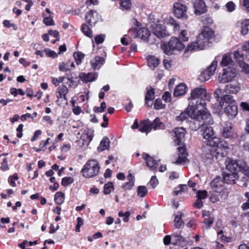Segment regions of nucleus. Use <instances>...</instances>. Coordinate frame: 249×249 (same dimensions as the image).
<instances>
[{
	"label": "nucleus",
	"mask_w": 249,
	"mask_h": 249,
	"mask_svg": "<svg viewBox=\"0 0 249 249\" xmlns=\"http://www.w3.org/2000/svg\"><path fill=\"white\" fill-rule=\"evenodd\" d=\"M68 63H65L64 62H62L59 65V70L62 71H67L70 70L69 68Z\"/></svg>",
	"instance_id": "bf43d9fd"
},
{
	"label": "nucleus",
	"mask_w": 249,
	"mask_h": 249,
	"mask_svg": "<svg viewBox=\"0 0 249 249\" xmlns=\"http://www.w3.org/2000/svg\"><path fill=\"white\" fill-rule=\"evenodd\" d=\"M210 99V95L207 93L204 87L201 86L193 89L188 98V116L196 120L210 119L211 114L205 108V106L207 102L209 101Z\"/></svg>",
	"instance_id": "f257e3e1"
},
{
	"label": "nucleus",
	"mask_w": 249,
	"mask_h": 249,
	"mask_svg": "<svg viewBox=\"0 0 249 249\" xmlns=\"http://www.w3.org/2000/svg\"><path fill=\"white\" fill-rule=\"evenodd\" d=\"M236 73V70L233 68L228 67L224 69L223 73L218 77L219 81L222 83L228 82L235 77Z\"/></svg>",
	"instance_id": "1a4fd4ad"
},
{
	"label": "nucleus",
	"mask_w": 249,
	"mask_h": 249,
	"mask_svg": "<svg viewBox=\"0 0 249 249\" xmlns=\"http://www.w3.org/2000/svg\"><path fill=\"white\" fill-rule=\"evenodd\" d=\"M152 128L154 130L164 129L165 125L164 124L161 122L160 119L158 117L156 118L153 123H152Z\"/></svg>",
	"instance_id": "f704fd0d"
},
{
	"label": "nucleus",
	"mask_w": 249,
	"mask_h": 249,
	"mask_svg": "<svg viewBox=\"0 0 249 249\" xmlns=\"http://www.w3.org/2000/svg\"><path fill=\"white\" fill-rule=\"evenodd\" d=\"M65 78L64 76L59 77L58 78H53L52 79V83L55 86H57L59 85V84L60 83H62L63 82V81L64 80Z\"/></svg>",
	"instance_id": "69168bd1"
},
{
	"label": "nucleus",
	"mask_w": 249,
	"mask_h": 249,
	"mask_svg": "<svg viewBox=\"0 0 249 249\" xmlns=\"http://www.w3.org/2000/svg\"><path fill=\"white\" fill-rule=\"evenodd\" d=\"M44 52L46 55L49 57L55 58L58 56V54L55 52L52 51L49 49L47 48L44 49Z\"/></svg>",
	"instance_id": "8fccbe9b"
},
{
	"label": "nucleus",
	"mask_w": 249,
	"mask_h": 249,
	"mask_svg": "<svg viewBox=\"0 0 249 249\" xmlns=\"http://www.w3.org/2000/svg\"><path fill=\"white\" fill-rule=\"evenodd\" d=\"M94 40L95 43L97 44L102 43L105 40V35H99L95 37Z\"/></svg>",
	"instance_id": "e2e57ef3"
},
{
	"label": "nucleus",
	"mask_w": 249,
	"mask_h": 249,
	"mask_svg": "<svg viewBox=\"0 0 249 249\" xmlns=\"http://www.w3.org/2000/svg\"><path fill=\"white\" fill-rule=\"evenodd\" d=\"M147 189L145 186H140L137 189V195L139 196L143 197L147 194Z\"/></svg>",
	"instance_id": "79ce46f5"
},
{
	"label": "nucleus",
	"mask_w": 249,
	"mask_h": 249,
	"mask_svg": "<svg viewBox=\"0 0 249 249\" xmlns=\"http://www.w3.org/2000/svg\"><path fill=\"white\" fill-rule=\"evenodd\" d=\"M57 100L56 102L58 106H61L63 103L67 104V99L65 94H57Z\"/></svg>",
	"instance_id": "c03bdc74"
},
{
	"label": "nucleus",
	"mask_w": 249,
	"mask_h": 249,
	"mask_svg": "<svg viewBox=\"0 0 249 249\" xmlns=\"http://www.w3.org/2000/svg\"><path fill=\"white\" fill-rule=\"evenodd\" d=\"M109 140L107 137H104L100 142L97 149L99 151H102L107 149L109 146Z\"/></svg>",
	"instance_id": "72a5a7b5"
},
{
	"label": "nucleus",
	"mask_w": 249,
	"mask_h": 249,
	"mask_svg": "<svg viewBox=\"0 0 249 249\" xmlns=\"http://www.w3.org/2000/svg\"><path fill=\"white\" fill-rule=\"evenodd\" d=\"M234 57L242 70L246 73H249V65L244 62V55L238 52H234Z\"/></svg>",
	"instance_id": "4468645a"
},
{
	"label": "nucleus",
	"mask_w": 249,
	"mask_h": 249,
	"mask_svg": "<svg viewBox=\"0 0 249 249\" xmlns=\"http://www.w3.org/2000/svg\"><path fill=\"white\" fill-rule=\"evenodd\" d=\"M97 74L96 73L89 72L87 74L81 73L79 74L80 79L86 83L95 81L97 78Z\"/></svg>",
	"instance_id": "393cba45"
},
{
	"label": "nucleus",
	"mask_w": 249,
	"mask_h": 249,
	"mask_svg": "<svg viewBox=\"0 0 249 249\" xmlns=\"http://www.w3.org/2000/svg\"><path fill=\"white\" fill-rule=\"evenodd\" d=\"M43 16L44 17L43 22L47 26H51L54 25V22L52 18V16H49V17H46L45 15H43Z\"/></svg>",
	"instance_id": "09e8293b"
},
{
	"label": "nucleus",
	"mask_w": 249,
	"mask_h": 249,
	"mask_svg": "<svg viewBox=\"0 0 249 249\" xmlns=\"http://www.w3.org/2000/svg\"><path fill=\"white\" fill-rule=\"evenodd\" d=\"M136 37H140L141 39L143 40H146L148 42H149L150 43H153L154 41L152 40H150L151 36L149 31L147 28H142L139 29L136 35L135 36Z\"/></svg>",
	"instance_id": "f3484780"
},
{
	"label": "nucleus",
	"mask_w": 249,
	"mask_h": 249,
	"mask_svg": "<svg viewBox=\"0 0 249 249\" xmlns=\"http://www.w3.org/2000/svg\"><path fill=\"white\" fill-rule=\"evenodd\" d=\"M239 176L235 172H226L223 174V179L228 184H233L236 183V180L239 178Z\"/></svg>",
	"instance_id": "aec40b11"
},
{
	"label": "nucleus",
	"mask_w": 249,
	"mask_h": 249,
	"mask_svg": "<svg viewBox=\"0 0 249 249\" xmlns=\"http://www.w3.org/2000/svg\"><path fill=\"white\" fill-rule=\"evenodd\" d=\"M84 56L85 54L80 52L73 53V57L77 65H79L81 63L82 60L84 58Z\"/></svg>",
	"instance_id": "37998d69"
},
{
	"label": "nucleus",
	"mask_w": 249,
	"mask_h": 249,
	"mask_svg": "<svg viewBox=\"0 0 249 249\" xmlns=\"http://www.w3.org/2000/svg\"><path fill=\"white\" fill-rule=\"evenodd\" d=\"M99 19L100 16L96 11L91 10L86 14V20L90 25H95Z\"/></svg>",
	"instance_id": "6ab92c4d"
},
{
	"label": "nucleus",
	"mask_w": 249,
	"mask_h": 249,
	"mask_svg": "<svg viewBox=\"0 0 249 249\" xmlns=\"http://www.w3.org/2000/svg\"><path fill=\"white\" fill-rule=\"evenodd\" d=\"M249 26V19L244 20L241 23V33L243 35H246L248 33Z\"/></svg>",
	"instance_id": "4c0bfd02"
},
{
	"label": "nucleus",
	"mask_w": 249,
	"mask_h": 249,
	"mask_svg": "<svg viewBox=\"0 0 249 249\" xmlns=\"http://www.w3.org/2000/svg\"><path fill=\"white\" fill-rule=\"evenodd\" d=\"M99 170L98 162L94 160H90L85 164L81 170V173L85 178H93L98 175Z\"/></svg>",
	"instance_id": "39448f33"
},
{
	"label": "nucleus",
	"mask_w": 249,
	"mask_h": 249,
	"mask_svg": "<svg viewBox=\"0 0 249 249\" xmlns=\"http://www.w3.org/2000/svg\"><path fill=\"white\" fill-rule=\"evenodd\" d=\"M213 31L211 28L205 27L197 36L196 41L189 44L186 51H193L204 49L210 43V39L213 37Z\"/></svg>",
	"instance_id": "7ed1b4c3"
},
{
	"label": "nucleus",
	"mask_w": 249,
	"mask_h": 249,
	"mask_svg": "<svg viewBox=\"0 0 249 249\" xmlns=\"http://www.w3.org/2000/svg\"><path fill=\"white\" fill-rule=\"evenodd\" d=\"M242 50L246 52V56L248 57V60H249V41H247L244 43L242 47Z\"/></svg>",
	"instance_id": "0e129e2a"
},
{
	"label": "nucleus",
	"mask_w": 249,
	"mask_h": 249,
	"mask_svg": "<svg viewBox=\"0 0 249 249\" xmlns=\"http://www.w3.org/2000/svg\"><path fill=\"white\" fill-rule=\"evenodd\" d=\"M213 147L214 146H207L205 147V146H203L202 149L203 155L205 156L206 159L213 160L215 158L218 160H221L224 157L223 154L217 151L214 149Z\"/></svg>",
	"instance_id": "0eeeda50"
},
{
	"label": "nucleus",
	"mask_w": 249,
	"mask_h": 249,
	"mask_svg": "<svg viewBox=\"0 0 249 249\" xmlns=\"http://www.w3.org/2000/svg\"><path fill=\"white\" fill-rule=\"evenodd\" d=\"M162 99L166 102H170L171 101V94L168 91L165 92L162 95Z\"/></svg>",
	"instance_id": "774afa93"
},
{
	"label": "nucleus",
	"mask_w": 249,
	"mask_h": 249,
	"mask_svg": "<svg viewBox=\"0 0 249 249\" xmlns=\"http://www.w3.org/2000/svg\"><path fill=\"white\" fill-rule=\"evenodd\" d=\"M187 6L179 2L174 3L173 7V12L175 16L178 18H186L187 15Z\"/></svg>",
	"instance_id": "9d476101"
},
{
	"label": "nucleus",
	"mask_w": 249,
	"mask_h": 249,
	"mask_svg": "<svg viewBox=\"0 0 249 249\" xmlns=\"http://www.w3.org/2000/svg\"><path fill=\"white\" fill-rule=\"evenodd\" d=\"M148 66L154 69L159 64L160 60L154 56L150 55L147 58Z\"/></svg>",
	"instance_id": "473e14b6"
},
{
	"label": "nucleus",
	"mask_w": 249,
	"mask_h": 249,
	"mask_svg": "<svg viewBox=\"0 0 249 249\" xmlns=\"http://www.w3.org/2000/svg\"><path fill=\"white\" fill-rule=\"evenodd\" d=\"M224 182L219 176L216 177L211 182L210 186L213 190L217 193H221L224 189Z\"/></svg>",
	"instance_id": "9b49d317"
},
{
	"label": "nucleus",
	"mask_w": 249,
	"mask_h": 249,
	"mask_svg": "<svg viewBox=\"0 0 249 249\" xmlns=\"http://www.w3.org/2000/svg\"><path fill=\"white\" fill-rule=\"evenodd\" d=\"M194 5L195 13L200 15L206 11L205 2L202 0H192Z\"/></svg>",
	"instance_id": "ddd939ff"
},
{
	"label": "nucleus",
	"mask_w": 249,
	"mask_h": 249,
	"mask_svg": "<svg viewBox=\"0 0 249 249\" xmlns=\"http://www.w3.org/2000/svg\"><path fill=\"white\" fill-rule=\"evenodd\" d=\"M93 136V131L89 129H86L82 133L81 138L87 145H88L92 140Z\"/></svg>",
	"instance_id": "bb28decb"
},
{
	"label": "nucleus",
	"mask_w": 249,
	"mask_h": 249,
	"mask_svg": "<svg viewBox=\"0 0 249 249\" xmlns=\"http://www.w3.org/2000/svg\"><path fill=\"white\" fill-rule=\"evenodd\" d=\"M81 30L83 33L87 36L91 37L92 36V31L88 25L85 24H83Z\"/></svg>",
	"instance_id": "49530a36"
},
{
	"label": "nucleus",
	"mask_w": 249,
	"mask_h": 249,
	"mask_svg": "<svg viewBox=\"0 0 249 249\" xmlns=\"http://www.w3.org/2000/svg\"><path fill=\"white\" fill-rule=\"evenodd\" d=\"M196 196L198 199H200L201 200L205 199L207 196V192L205 190L199 191L196 193Z\"/></svg>",
	"instance_id": "864d4df0"
},
{
	"label": "nucleus",
	"mask_w": 249,
	"mask_h": 249,
	"mask_svg": "<svg viewBox=\"0 0 249 249\" xmlns=\"http://www.w3.org/2000/svg\"><path fill=\"white\" fill-rule=\"evenodd\" d=\"M226 169L228 172H241L243 176L239 181V185L246 186L249 180V166L245 162L240 160L228 159L225 161Z\"/></svg>",
	"instance_id": "f03ea898"
},
{
	"label": "nucleus",
	"mask_w": 249,
	"mask_h": 249,
	"mask_svg": "<svg viewBox=\"0 0 249 249\" xmlns=\"http://www.w3.org/2000/svg\"><path fill=\"white\" fill-rule=\"evenodd\" d=\"M184 47V44L177 37H172L167 45L161 46V49L168 55L172 53V51H180Z\"/></svg>",
	"instance_id": "423d86ee"
},
{
	"label": "nucleus",
	"mask_w": 249,
	"mask_h": 249,
	"mask_svg": "<svg viewBox=\"0 0 249 249\" xmlns=\"http://www.w3.org/2000/svg\"><path fill=\"white\" fill-rule=\"evenodd\" d=\"M127 178L129 181L124 184L123 187L124 190H130L134 184V177L129 173Z\"/></svg>",
	"instance_id": "c9c22d12"
},
{
	"label": "nucleus",
	"mask_w": 249,
	"mask_h": 249,
	"mask_svg": "<svg viewBox=\"0 0 249 249\" xmlns=\"http://www.w3.org/2000/svg\"><path fill=\"white\" fill-rule=\"evenodd\" d=\"M232 128L231 124L229 123H226L222 130V136L225 138L233 137L234 134L232 131Z\"/></svg>",
	"instance_id": "a878e982"
},
{
	"label": "nucleus",
	"mask_w": 249,
	"mask_h": 249,
	"mask_svg": "<svg viewBox=\"0 0 249 249\" xmlns=\"http://www.w3.org/2000/svg\"><path fill=\"white\" fill-rule=\"evenodd\" d=\"M240 90L239 84L236 81H233L227 84L224 89L225 92L232 94H236Z\"/></svg>",
	"instance_id": "412c9836"
},
{
	"label": "nucleus",
	"mask_w": 249,
	"mask_h": 249,
	"mask_svg": "<svg viewBox=\"0 0 249 249\" xmlns=\"http://www.w3.org/2000/svg\"><path fill=\"white\" fill-rule=\"evenodd\" d=\"M106 108V104L105 102H103L101 104L100 107H95L94 111L95 112H103Z\"/></svg>",
	"instance_id": "603ef678"
},
{
	"label": "nucleus",
	"mask_w": 249,
	"mask_h": 249,
	"mask_svg": "<svg viewBox=\"0 0 249 249\" xmlns=\"http://www.w3.org/2000/svg\"><path fill=\"white\" fill-rule=\"evenodd\" d=\"M121 7L124 10H128L131 7V1L130 0H124L120 3Z\"/></svg>",
	"instance_id": "de8ad7c7"
},
{
	"label": "nucleus",
	"mask_w": 249,
	"mask_h": 249,
	"mask_svg": "<svg viewBox=\"0 0 249 249\" xmlns=\"http://www.w3.org/2000/svg\"><path fill=\"white\" fill-rule=\"evenodd\" d=\"M113 190V185L111 182H108L104 185V194L105 195H108Z\"/></svg>",
	"instance_id": "a18cd8bd"
},
{
	"label": "nucleus",
	"mask_w": 249,
	"mask_h": 249,
	"mask_svg": "<svg viewBox=\"0 0 249 249\" xmlns=\"http://www.w3.org/2000/svg\"><path fill=\"white\" fill-rule=\"evenodd\" d=\"M174 226L177 229H180L184 225V222L182 219L183 213L181 212H178L174 214Z\"/></svg>",
	"instance_id": "b1692460"
},
{
	"label": "nucleus",
	"mask_w": 249,
	"mask_h": 249,
	"mask_svg": "<svg viewBox=\"0 0 249 249\" xmlns=\"http://www.w3.org/2000/svg\"><path fill=\"white\" fill-rule=\"evenodd\" d=\"M154 106L156 109H160L164 108L165 105L162 104V101L160 99H157L155 102Z\"/></svg>",
	"instance_id": "4d7b16f0"
},
{
	"label": "nucleus",
	"mask_w": 249,
	"mask_h": 249,
	"mask_svg": "<svg viewBox=\"0 0 249 249\" xmlns=\"http://www.w3.org/2000/svg\"><path fill=\"white\" fill-rule=\"evenodd\" d=\"M233 62L231 59V57L229 55H225L223 56L222 61L221 62V65L222 66H232Z\"/></svg>",
	"instance_id": "e433bc0d"
},
{
	"label": "nucleus",
	"mask_w": 249,
	"mask_h": 249,
	"mask_svg": "<svg viewBox=\"0 0 249 249\" xmlns=\"http://www.w3.org/2000/svg\"><path fill=\"white\" fill-rule=\"evenodd\" d=\"M185 129L182 127L176 128L172 132V135L174 137L175 143L178 145L184 138Z\"/></svg>",
	"instance_id": "dca6fc26"
},
{
	"label": "nucleus",
	"mask_w": 249,
	"mask_h": 249,
	"mask_svg": "<svg viewBox=\"0 0 249 249\" xmlns=\"http://www.w3.org/2000/svg\"><path fill=\"white\" fill-rule=\"evenodd\" d=\"M201 132L204 139L207 141V145L205 146H222L225 149H229V146L226 142L222 143L220 139L215 136V133L212 127L204 124L202 125Z\"/></svg>",
	"instance_id": "20e7f679"
},
{
	"label": "nucleus",
	"mask_w": 249,
	"mask_h": 249,
	"mask_svg": "<svg viewBox=\"0 0 249 249\" xmlns=\"http://www.w3.org/2000/svg\"><path fill=\"white\" fill-rule=\"evenodd\" d=\"M154 93L155 92L153 89H151L149 90H147L145 96V104L147 105V106H149L148 103V101H152L154 100L155 98Z\"/></svg>",
	"instance_id": "58836bf2"
},
{
	"label": "nucleus",
	"mask_w": 249,
	"mask_h": 249,
	"mask_svg": "<svg viewBox=\"0 0 249 249\" xmlns=\"http://www.w3.org/2000/svg\"><path fill=\"white\" fill-rule=\"evenodd\" d=\"M104 62L105 59L104 58L96 56L91 60L90 65L93 69H99Z\"/></svg>",
	"instance_id": "cd10ccee"
},
{
	"label": "nucleus",
	"mask_w": 249,
	"mask_h": 249,
	"mask_svg": "<svg viewBox=\"0 0 249 249\" xmlns=\"http://www.w3.org/2000/svg\"><path fill=\"white\" fill-rule=\"evenodd\" d=\"M143 158L146 160V165L151 170H155L157 168L158 161L154 160L153 157L147 154L144 153L142 155Z\"/></svg>",
	"instance_id": "4be33fe9"
},
{
	"label": "nucleus",
	"mask_w": 249,
	"mask_h": 249,
	"mask_svg": "<svg viewBox=\"0 0 249 249\" xmlns=\"http://www.w3.org/2000/svg\"><path fill=\"white\" fill-rule=\"evenodd\" d=\"M213 217H206L204 219V221L202 223V228L206 230L208 229L213 224Z\"/></svg>",
	"instance_id": "a19ab883"
},
{
	"label": "nucleus",
	"mask_w": 249,
	"mask_h": 249,
	"mask_svg": "<svg viewBox=\"0 0 249 249\" xmlns=\"http://www.w3.org/2000/svg\"><path fill=\"white\" fill-rule=\"evenodd\" d=\"M179 37L183 41H187L188 40L187 31L185 30H182L179 34Z\"/></svg>",
	"instance_id": "13d9d810"
},
{
	"label": "nucleus",
	"mask_w": 249,
	"mask_h": 249,
	"mask_svg": "<svg viewBox=\"0 0 249 249\" xmlns=\"http://www.w3.org/2000/svg\"><path fill=\"white\" fill-rule=\"evenodd\" d=\"M151 28L153 34L157 37L161 38L168 36L165 27L161 24H153Z\"/></svg>",
	"instance_id": "f8f14e48"
},
{
	"label": "nucleus",
	"mask_w": 249,
	"mask_h": 249,
	"mask_svg": "<svg viewBox=\"0 0 249 249\" xmlns=\"http://www.w3.org/2000/svg\"><path fill=\"white\" fill-rule=\"evenodd\" d=\"M68 92V89L66 86L62 85L58 88L57 93V94H66Z\"/></svg>",
	"instance_id": "5fc2aeb1"
},
{
	"label": "nucleus",
	"mask_w": 249,
	"mask_h": 249,
	"mask_svg": "<svg viewBox=\"0 0 249 249\" xmlns=\"http://www.w3.org/2000/svg\"><path fill=\"white\" fill-rule=\"evenodd\" d=\"M217 61L214 60L207 69L202 71L199 75L198 79L201 82H205L208 80L211 76L213 75L216 70Z\"/></svg>",
	"instance_id": "6e6552de"
},
{
	"label": "nucleus",
	"mask_w": 249,
	"mask_h": 249,
	"mask_svg": "<svg viewBox=\"0 0 249 249\" xmlns=\"http://www.w3.org/2000/svg\"><path fill=\"white\" fill-rule=\"evenodd\" d=\"M194 120V121L193 122H191L190 124V127L192 130H197L200 127L201 128H202V125H203L204 124L203 123L200 124V123L201 121H204V122H208L210 124L212 123L211 121V117L209 119L207 120H196V119H193Z\"/></svg>",
	"instance_id": "c85d7f7f"
},
{
	"label": "nucleus",
	"mask_w": 249,
	"mask_h": 249,
	"mask_svg": "<svg viewBox=\"0 0 249 249\" xmlns=\"http://www.w3.org/2000/svg\"><path fill=\"white\" fill-rule=\"evenodd\" d=\"M172 243L175 245H181L185 244V241L184 238L180 234L175 233L172 234Z\"/></svg>",
	"instance_id": "c756f323"
},
{
	"label": "nucleus",
	"mask_w": 249,
	"mask_h": 249,
	"mask_svg": "<svg viewBox=\"0 0 249 249\" xmlns=\"http://www.w3.org/2000/svg\"><path fill=\"white\" fill-rule=\"evenodd\" d=\"M73 181V179L71 177H65L62 178L61 184L62 186H67L68 185L72 183Z\"/></svg>",
	"instance_id": "3c124183"
},
{
	"label": "nucleus",
	"mask_w": 249,
	"mask_h": 249,
	"mask_svg": "<svg viewBox=\"0 0 249 249\" xmlns=\"http://www.w3.org/2000/svg\"><path fill=\"white\" fill-rule=\"evenodd\" d=\"M224 103L227 105L236 104L235 100L233 99V96L229 94H226L221 98V101L219 103L220 106L221 107L223 106Z\"/></svg>",
	"instance_id": "7c9ffc66"
},
{
	"label": "nucleus",
	"mask_w": 249,
	"mask_h": 249,
	"mask_svg": "<svg viewBox=\"0 0 249 249\" xmlns=\"http://www.w3.org/2000/svg\"><path fill=\"white\" fill-rule=\"evenodd\" d=\"M18 179V177L17 174H15L13 175V176L10 177L9 178L8 181L12 186L15 187L16 185V184L15 183V180H17Z\"/></svg>",
	"instance_id": "680f3d73"
},
{
	"label": "nucleus",
	"mask_w": 249,
	"mask_h": 249,
	"mask_svg": "<svg viewBox=\"0 0 249 249\" xmlns=\"http://www.w3.org/2000/svg\"><path fill=\"white\" fill-rule=\"evenodd\" d=\"M54 200L57 204H62L64 201V194L61 192H57L54 196Z\"/></svg>",
	"instance_id": "ea45409f"
},
{
	"label": "nucleus",
	"mask_w": 249,
	"mask_h": 249,
	"mask_svg": "<svg viewBox=\"0 0 249 249\" xmlns=\"http://www.w3.org/2000/svg\"><path fill=\"white\" fill-rule=\"evenodd\" d=\"M245 196L248 199V200L246 202L244 203L241 206L243 210H246L249 209V192L246 193Z\"/></svg>",
	"instance_id": "052dcab7"
},
{
	"label": "nucleus",
	"mask_w": 249,
	"mask_h": 249,
	"mask_svg": "<svg viewBox=\"0 0 249 249\" xmlns=\"http://www.w3.org/2000/svg\"><path fill=\"white\" fill-rule=\"evenodd\" d=\"M224 112L229 119H233L238 113L236 104L226 105L224 108Z\"/></svg>",
	"instance_id": "2eb2a0df"
},
{
	"label": "nucleus",
	"mask_w": 249,
	"mask_h": 249,
	"mask_svg": "<svg viewBox=\"0 0 249 249\" xmlns=\"http://www.w3.org/2000/svg\"><path fill=\"white\" fill-rule=\"evenodd\" d=\"M187 91V87L183 84H180L178 85L174 90V95L175 96H179L184 94Z\"/></svg>",
	"instance_id": "2f4dec72"
},
{
	"label": "nucleus",
	"mask_w": 249,
	"mask_h": 249,
	"mask_svg": "<svg viewBox=\"0 0 249 249\" xmlns=\"http://www.w3.org/2000/svg\"><path fill=\"white\" fill-rule=\"evenodd\" d=\"M178 157L177 160L174 162V163L176 164H184L187 162H188V160L187 159V156L188 155L186 149L184 147H178Z\"/></svg>",
	"instance_id": "a211bd4d"
},
{
	"label": "nucleus",
	"mask_w": 249,
	"mask_h": 249,
	"mask_svg": "<svg viewBox=\"0 0 249 249\" xmlns=\"http://www.w3.org/2000/svg\"><path fill=\"white\" fill-rule=\"evenodd\" d=\"M130 213L129 212H126L124 213L123 211H120L118 213V215L120 217L124 216V221L127 222L129 221V217L130 216Z\"/></svg>",
	"instance_id": "6e6d98bb"
},
{
	"label": "nucleus",
	"mask_w": 249,
	"mask_h": 249,
	"mask_svg": "<svg viewBox=\"0 0 249 249\" xmlns=\"http://www.w3.org/2000/svg\"><path fill=\"white\" fill-rule=\"evenodd\" d=\"M139 129L142 132L148 133L152 129V123L149 120L142 121L139 124Z\"/></svg>",
	"instance_id": "5701e85b"
},
{
	"label": "nucleus",
	"mask_w": 249,
	"mask_h": 249,
	"mask_svg": "<svg viewBox=\"0 0 249 249\" xmlns=\"http://www.w3.org/2000/svg\"><path fill=\"white\" fill-rule=\"evenodd\" d=\"M149 184L153 188H155L158 184V180L156 176H152L149 181Z\"/></svg>",
	"instance_id": "338daca9"
}]
</instances>
